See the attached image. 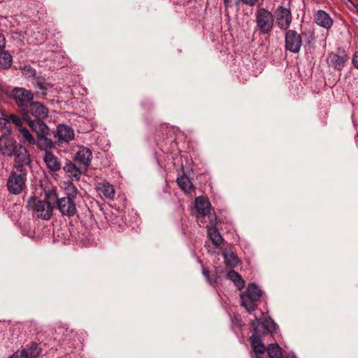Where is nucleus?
Instances as JSON below:
<instances>
[{"mask_svg":"<svg viewBox=\"0 0 358 358\" xmlns=\"http://www.w3.org/2000/svg\"><path fill=\"white\" fill-rule=\"evenodd\" d=\"M210 203L203 196H199L196 199V208L199 214L204 217L210 211Z\"/></svg>","mask_w":358,"mask_h":358,"instance_id":"obj_22","label":"nucleus"},{"mask_svg":"<svg viewBox=\"0 0 358 358\" xmlns=\"http://www.w3.org/2000/svg\"><path fill=\"white\" fill-rule=\"evenodd\" d=\"M75 159L77 163L87 167L91 162L92 152L87 148L81 147L77 152Z\"/></svg>","mask_w":358,"mask_h":358,"instance_id":"obj_19","label":"nucleus"},{"mask_svg":"<svg viewBox=\"0 0 358 358\" xmlns=\"http://www.w3.org/2000/svg\"><path fill=\"white\" fill-rule=\"evenodd\" d=\"M222 255L224 259V263L226 266L230 267V268H234L236 267L239 260L236 256V255L234 253V252L230 249V248H224L222 251Z\"/></svg>","mask_w":358,"mask_h":358,"instance_id":"obj_21","label":"nucleus"},{"mask_svg":"<svg viewBox=\"0 0 358 358\" xmlns=\"http://www.w3.org/2000/svg\"><path fill=\"white\" fill-rule=\"evenodd\" d=\"M314 20L319 26L326 29H329L333 24L330 15L322 10H319L314 14Z\"/></svg>","mask_w":358,"mask_h":358,"instance_id":"obj_17","label":"nucleus"},{"mask_svg":"<svg viewBox=\"0 0 358 358\" xmlns=\"http://www.w3.org/2000/svg\"><path fill=\"white\" fill-rule=\"evenodd\" d=\"M275 22L283 30H287L292 22V17L289 9L282 6L278 7L274 12Z\"/></svg>","mask_w":358,"mask_h":358,"instance_id":"obj_11","label":"nucleus"},{"mask_svg":"<svg viewBox=\"0 0 358 358\" xmlns=\"http://www.w3.org/2000/svg\"><path fill=\"white\" fill-rule=\"evenodd\" d=\"M57 136L60 141L69 143L74 138V131L69 126L59 124L57 127Z\"/></svg>","mask_w":358,"mask_h":358,"instance_id":"obj_15","label":"nucleus"},{"mask_svg":"<svg viewBox=\"0 0 358 358\" xmlns=\"http://www.w3.org/2000/svg\"><path fill=\"white\" fill-rule=\"evenodd\" d=\"M13 155L15 156V162L16 164H22L23 166H24V165L29 164V154L24 147L18 145L15 150Z\"/></svg>","mask_w":358,"mask_h":358,"instance_id":"obj_16","label":"nucleus"},{"mask_svg":"<svg viewBox=\"0 0 358 358\" xmlns=\"http://www.w3.org/2000/svg\"><path fill=\"white\" fill-rule=\"evenodd\" d=\"M278 329V324L270 317V336L275 333Z\"/></svg>","mask_w":358,"mask_h":358,"instance_id":"obj_34","label":"nucleus"},{"mask_svg":"<svg viewBox=\"0 0 358 358\" xmlns=\"http://www.w3.org/2000/svg\"><path fill=\"white\" fill-rule=\"evenodd\" d=\"M17 145L13 137L8 136H3L0 141V152L3 155L11 156L13 155Z\"/></svg>","mask_w":358,"mask_h":358,"instance_id":"obj_13","label":"nucleus"},{"mask_svg":"<svg viewBox=\"0 0 358 358\" xmlns=\"http://www.w3.org/2000/svg\"><path fill=\"white\" fill-rule=\"evenodd\" d=\"M43 119L25 120L30 128L36 133L38 140L43 139L47 143V145L51 144V141L46 136L49 134V128L47 124L43 122Z\"/></svg>","mask_w":358,"mask_h":358,"instance_id":"obj_9","label":"nucleus"},{"mask_svg":"<svg viewBox=\"0 0 358 358\" xmlns=\"http://www.w3.org/2000/svg\"><path fill=\"white\" fill-rule=\"evenodd\" d=\"M347 1H349V2H350V3H352L351 0H347Z\"/></svg>","mask_w":358,"mask_h":358,"instance_id":"obj_40","label":"nucleus"},{"mask_svg":"<svg viewBox=\"0 0 358 358\" xmlns=\"http://www.w3.org/2000/svg\"><path fill=\"white\" fill-rule=\"evenodd\" d=\"M348 60L349 57L345 52H343L342 55L331 52L329 54L327 57L329 65L336 71H341Z\"/></svg>","mask_w":358,"mask_h":358,"instance_id":"obj_12","label":"nucleus"},{"mask_svg":"<svg viewBox=\"0 0 358 358\" xmlns=\"http://www.w3.org/2000/svg\"><path fill=\"white\" fill-rule=\"evenodd\" d=\"M353 66L358 69V51L355 52L352 60Z\"/></svg>","mask_w":358,"mask_h":358,"instance_id":"obj_36","label":"nucleus"},{"mask_svg":"<svg viewBox=\"0 0 358 358\" xmlns=\"http://www.w3.org/2000/svg\"><path fill=\"white\" fill-rule=\"evenodd\" d=\"M22 115L24 120H29L31 117H34L33 120L45 119L48 117V109L41 103L32 100Z\"/></svg>","mask_w":358,"mask_h":358,"instance_id":"obj_7","label":"nucleus"},{"mask_svg":"<svg viewBox=\"0 0 358 358\" xmlns=\"http://www.w3.org/2000/svg\"><path fill=\"white\" fill-rule=\"evenodd\" d=\"M207 234L215 246L218 247L222 243L223 238L215 226L212 225L207 227Z\"/></svg>","mask_w":358,"mask_h":358,"instance_id":"obj_24","label":"nucleus"},{"mask_svg":"<svg viewBox=\"0 0 358 358\" xmlns=\"http://www.w3.org/2000/svg\"><path fill=\"white\" fill-rule=\"evenodd\" d=\"M177 183L180 188L182 189L185 193L189 194L193 190V185L190 179L185 176L178 178Z\"/></svg>","mask_w":358,"mask_h":358,"instance_id":"obj_27","label":"nucleus"},{"mask_svg":"<svg viewBox=\"0 0 358 358\" xmlns=\"http://www.w3.org/2000/svg\"><path fill=\"white\" fill-rule=\"evenodd\" d=\"M27 207L32 210L37 217L48 220L52 215L53 208L51 205L43 200H38L35 197H31L27 201Z\"/></svg>","mask_w":358,"mask_h":358,"instance_id":"obj_4","label":"nucleus"},{"mask_svg":"<svg viewBox=\"0 0 358 358\" xmlns=\"http://www.w3.org/2000/svg\"><path fill=\"white\" fill-rule=\"evenodd\" d=\"M41 350L38 344L32 343L29 348L23 349L20 352H15L10 358H38Z\"/></svg>","mask_w":358,"mask_h":358,"instance_id":"obj_14","label":"nucleus"},{"mask_svg":"<svg viewBox=\"0 0 358 358\" xmlns=\"http://www.w3.org/2000/svg\"><path fill=\"white\" fill-rule=\"evenodd\" d=\"M63 170L72 180H78L80 178V171L72 163L66 164Z\"/></svg>","mask_w":358,"mask_h":358,"instance_id":"obj_25","label":"nucleus"},{"mask_svg":"<svg viewBox=\"0 0 358 358\" xmlns=\"http://www.w3.org/2000/svg\"><path fill=\"white\" fill-rule=\"evenodd\" d=\"M17 131L19 132V137L23 141L24 143H29L30 145H34L36 143L35 138L30 133V131L24 127H22V122L20 125L17 126Z\"/></svg>","mask_w":358,"mask_h":358,"instance_id":"obj_23","label":"nucleus"},{"mask_svg":"<svg viewBox=\"0 0 358 358\" xmlns=\"http://www.w3.org/2000/svg\"><path fill=\"white\" fill-rule=\"evenodd\" d=\"M357 13H358V8H357Z\"/></svg>","mask_w":358,"mask_h":358,"instance_id":"obj_41","label":"nucleus"},{"mask_svg":"<svg viewBox=\"0 0 358 358\" xmlns=\"http://www.w3.org/2000/svg\"><path fill=\"white\" fill-rule=\"evenodd\" d=\"M285 48L293 53H298L302 45V38L295 30L289 29L285 33Z\"/></svg>","mask_w":358,"mask_h":358,"instance_id":"obj_8","label":"nucleus"},{"mask_svg":"<svg viewBox=\"0 0 358 358\" xmlns=\"http://www.w3.org/2000/svg\"><path fill=\"white\" fill-rule=\"evenodd\" d=\"M97 189L99 194H102L106 199H113L115 196V189L113 186L108 182L100 183Z\"/></svg>","mask_w":358,"mask_h":358,"instance_id":"obj_26","label":"nucleus"},{"mask_svg":"<svg viewBox=\"0 0 358 358\" xmlns=\"http://www.w3.org/2000/svg\"><path fill=\"white\" fill-rule=\"evenodd\" d=\"M13 58L11 55L6 51L0 52V69H8L11 66Z\"/></svg>","mask_w":358,"mask_h":358,"instance_id":"obj_29","label":"nucleus"},{"mask_svg":"<svg viewBox=\"0 0 358 358\" xmlns=\"http://www.w3.org/2000/svg\"><path fill=\"white\" fill-rule=\"evenodd\" d=\"M202 273L205 276V278H206L207 281L210 285H213L215 282L216 279L213 280L210 277V271L208 270V268L203 267L202 268Z\"/></svg>","mask_w":358,"mask_h":358,"instance_id":"obj_33","label":"nucleus"},{"mask_svg":"<svg viewBox=\"0 0 358 358\" xmlns=\"http://www.w3.org/2000/svg\"><path fill=\"white\" fill-rule=\"evenodd\" d=\"M20 108L21 113L25 110L29 103L34 99L33 93L23 87H14L8 94Z\"/></svg>","mask_w":358,"mask_h":358,"instance_id":"obj_6","label":"nucleus"},{"mask_svg":"<svg viewBox=\"0 0 358 358\" xmlns=\"http://www.w3.org/2000/svg\"><path fill=\"white\" fill-rule=\"evenodd\" d=\"M251 325L253 331L250 337L252 348L251 358H268V351L266 352V347L262 340V335L267 333L268 329L257 319L253 320Z\"/></svg>","mask_w":358,"mask_h":358,"instance_id":"obj_1","label":"nucleus"},{"mask_svg":"<svg viewBox=\"0 0 358 358\" xmlns=\"http://www.w3.org/2000/svg\"><path fill=\"white\" fill-rule=\"evenodd\" d=\"M239 1H241L243 4H245L248 6H255L259 0H238Z\"/></svg>","mask_w":358,"mask_h":358,"instance_id":"obj_35","label":"nucleus"},{"mask_svg":"<svg viewBox=\"0 0 358 358\" xmlns=\"http://www.w3.org/2000/svg\"><path fill=\"white\" fill-rule=\"evenodd\" d=\"M22 71L24 76L28 78L34 77L36 71L29 65H25L22 68Z\"/></svg>","mask_w":358,"mask_h":358,"instance_id":"obj_31","label":"nucleus"},{"mask_svg":"<svg viewBox=\"0 0 358 358\" xmlns=\"http://www.w3.org/2000/svg\"><path fill=\"white\" fill-rule=\"evenodd\" d=\"M34 85L35 87L40 89L41 90H43V91H45L47 90L46 86H45V79L41 77L36 78Z\"/></svg>","mask_w":358,"mask_h":358,"instance_id":"obj_32","label":"nucleus"},{"mask_svg":"<svg viewBox=\"0 0 358 358\" xmlns=\"http://www.w3.org/2000/svg\"><path fill=\"white\" fill-rule=\"evenodd\" d=\"M269 15H270V17H273V15L271 12L269 13Z\"/></svg>","mask_w":358,"mask_h":358,"instance_id":"obj_39","label":"nucleus"},{"mask_svg":"<svg viewBox=\"0 0 358 358\" xmlns=\"http://www.w3.org/2000/svg\"><path fill=\"white\" fill-rule=\"evenodd\" d=\"M22 122L21 119L13 114H7L0 110V129L5 135H9L12 131L11 124L16 127Z\"/></svg>","mask_w":358,"mask_h":358,"instance_id":"obj_10","label":"nucleus"},{"mask_svg":"<svg viewBox=\"0 0 358 358\" xmlns=\"http://www.w3.org/2000/svg\"><path fill=\"white\" fill-rule=\"evenodd\" d=\"M67 196L57 200L58 208L62 215L69 217L73 216L76 213V207L73 199L77 194V188L71 182L66 183L65 187Z\"/></svg>","mask_w":358,"mask_h":358,"instance_id":"obj_3","label":"nucleus"},{"mask_svg":"<svg viewBox=\"0 0 358 358\" xmlns=\"http://www.w3.org/2000/svg\"><path fill=\"white\" fill-rule=\"evenodd\" d=\"M52 196L53 198H57V195L55 189H52V191L50 192L49 199H51Z\"/></svg>","mask_w":358,"mask_h":358,"instance_id":"obj_38","label":"nucleus"},{"mask_svg":"<svg viewBox=\"0 0 358 358\" xmlns=\"http://www.w3.org/2000/svg\"><path fill=\"white\" fill-rule=\"evenodd\" d=\"M6 45V38L2 34H0V49H2Z\"/></svg>","mask_w":358,"mask_h":358,"instance_id":"obj_37","label":"nucleus"},{"mask_svg":"<svg viewBox=\"0 0 358 358\" xmlns=\"http://www.w3.org/2000/svg\"><path fill=\"white\" fill-rule=\"evenodd\" d=\"M268 11L265 8H260L257 13V23L259 29L264 34L268 32Z\"/></svg>","mask_w":358,"mask_h":358,"instance_id":"obj_18","label":"nucleus"},{"mask_svg":"<svg viewBox=\"0 0 358 358\" xmlns=\"http://www.w3.org/2000/svg\"><path fill=\"white\" fill-rule=\"evenodd\" d=\"M282 348L277 343H270V358H282Z\"/></svg>","mask_w":358,"mask_h":358,"instance_id":"obj_30","label":"nucleus"},{"mask_svg":"<svg viewBox=\"0 0 358 358\" xmlns=\"http://www.w3.org/2000/svg\"><path fill=\"white\" fill-rule=\"evenodd\" d=\"M43 161L48 169L51 171H57L61 169V163L52 152L45 151L43 156Z\"/></svg>","mask_w":358,"mask_h":358,"instance_id":"obj_20","label":"nucleus"},{"mask_svg":"<svg viewBox=\"0 0 358 358\" xmlns=\"http://www.w3.org/2000/svg\"><path fill=\"white\" fill-rule=\"evenodd\" d=\"M262 295L261 289L255 284H250L245 292L240 295L242 306L248 311H252Z\"/></svg>","mask_w":358,"mask_h":358,"instance_id":"obj_5","label":"nucleus"},{"mask_svg":"<svg viewBox=\"0 0 358 358\" xmlns=\"http://www.w3.org/2000/svg\"><path fill=\"white\" fill-rule=\"evenodd\" d=\"M27 170L22 164H15L6 182L9 193L14 195L20 194L26 189Z\"/></svg>","mask_w":358,"mask_h":358,"instance_id":"obj_2","label":"nucleus"},{"mask_svg":"<svg viewBox=\"0 0 358 358\" xmlns=\"http://www.w3.org/2000/svg\"><path fill=\"white\" fill-rule=\"evenodd\" d=\"M227 277L234 282V285L238 289L243 288L245 282L237 272L234 270H231L227 274Z\"/></svg>","mask_w":358,"mask_h":358,"instance_id":"obj_28","label":"nucleus"}]
</instances>
